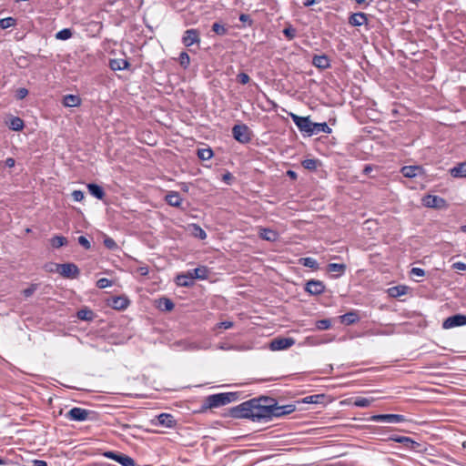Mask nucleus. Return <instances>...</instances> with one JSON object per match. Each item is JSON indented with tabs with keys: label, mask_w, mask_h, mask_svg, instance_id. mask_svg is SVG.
<instances>
[{
	"label": "nucleus",
	"mask_w": 466,
	"mask_h": 466,
	"mask_svg": "<svg viewBox=\"0 0 466 466\" xmlns=\"http://www.w3.org/2000/svg\"><path fill=\"white\" fill-rule=\"evenodd\" d=\"M296 409L295 404L279 405L274 399L264 396V422H268L273 418L289 415Z\"/></svg>",
	"instance_id": "1"
},
{
	"label": "nucleus",
	"mask_w": 466,
	"mask_h": 466,
	"mask_svg": "<svg viewBox=\"0 0 466 466\" xmlns=\"http://www.w3.org/2000/svg\"><path fill=\"white\" fill-rule=\"evenodd\" d=\"M262 398L258 400H251L240 404L234 410V417L236 418H248L253 420H259L262 418V406L254 405V402L259 401Z\"/></svg>",
	"instance_id": "2"
},
{
	"label": "nucleus",
	"mask_w": 466,
	"mask_h": 466,
	"mask_svg": "<svg viewBox=\"0 0 466 466\" xmlns=\"http://www.w3.org/2000/svg\"><path fill=\"white\" fill-rule=\"evenodd\" d=\"M290 117L299 130L305 136L311 137L314 135L312 122L309 116H300L294 113H290Z\"/></svg>",
	"instance_id": "3"
},
{
	"label": "nucleus",
	"mask_w": 466,
	"mask_h": 466,
	"mask_svg": "<svg viewBox=\"0 0 466 466\" xmlns=\"http://www.w3.org/2000/svg\"><path fill=\"white\" fill-rule=\"evenodd\" d=\"M234 393H218L207 398V404L209 408L224 406L232 401Z\"/></svg>",
	"instance_id": "4"
},
{
	"label": "nucleus",
	"mask_w": 466,
	"mask_h": 466,
	"mask_svg": "<svg viewBox=\"0 0 466 466\" xmlns=\"http://www.w3.org/2000/svg\"><path fill=\"white\" fill-rule=\"evenodd\" d=\"M294 344L295 339L293 338L277 337L269 342L268 348L272 351H278L287 350Z\"/></svg>",
	"instance_id": "5"
},
{
	"label": "nucleus",
	"mask_w": 466,
	"mask_h": 466,
	"mask_svg": "<svg viewBox=\"0 0 466 466\" xmlns=\"http://www.w3.org/2000/svg\"><path fill=\"white\" fill-rule=\"evenodd\" d=\"M103 455L106 458L111 459V460L118 462L122 466H136V462H135L134 459H132L130 456H127L126 454L109 451L104 452Z\"/></svg>",
	"instance_id": "6"
},
{
	"label": "nucleus",
	"mask_w": 466,
	"mask_h": 466,
	"mask_svg": "<svg viewBox=\"0 0 466 466\" xmlns=\"http://www.w3.org/2000/svg\"><path fill=\"white\" fill-rule=\"evenodd\" d=\"M466 325V315L456 314L445 319L442 322V328L444 329H450L455 327H461Z\"/></svg>",
	"instance_id": "7"
},
{
	"label": "nucleus",
	"mask_w": 466,
	"mask_h": 466,
	"mask_svg": "<svg viewBox=\"0 0 466 466\" xmlns=\"http://www.w3.org/2000/svg\"><path fill=\"white\" fill-rule=\"evenodd\" d=\"M62 277L66 279H76L79 275V268L74 263L60 264L58 272Z\"/></svg>",
	"instance_id": "8"
},
{
	"label": "nucleus",
	"mask_w": 466,
	"mask_h": 466,
	"mask_svg": "<svg viewBox=\"0 0 466 466\" xmlns=\"http://www.w3.org/2000/svg\"><path fill=\"white\" fill-rule=\"evenodd\" d=\"M89 410L79 407H74L69 411H67L66 417L68 420L74 421H85L87 420Z\"/></svg>",
	"instance_id": "9"
},
{
	"label": "nucleus",
	"mask_w": 466,
	"mask_h": 466,
	"mask_svg": "<svg viewBox=\"0 0 466 466\" xmlns=\"http://www.w3.org/2000/svg\"><path fill=\"white\" fill-rule=\"evenodd\" d=\"M182 43L185 46L189 47L194 44L200 43V34L198 30L191 28L185 31L182 37Z\"/></svg>",
	"instance_id": "10"
},
{
	"label": "nucleus",
	"mask_w": 466,
	"mask_h": 466,
	"mask_svg": "<svg viewBox=\"0 0 466 466\" xmlns=\"http://www.w3.org/2000/svg\"><path fill=\"white\" fill-rule=\"evenodd\" d=\"M234 138L240 143H247L249 140L248 128L245 125H236L232 128Z\"/></svg>",
	"instance_id": "11"
},
{
	"label": "nucleus",
	"mask_w": 466,
	"mask_h": 466,
	"mask_svg": "<svg viewBox=\"0 0 466 466\" xmlns=\"http://www.w3.org/2000/svg\"><path fill=\"white\" fill-rule=\"evenodd\" d=\"M403 177L413 178L424 174V169L421 166H404L400 169Z\"/></svg>",
	"instance_id": "12"
},
{
	"label": "nucleus",
	"mask_w": 466,
	"mask_h": 466,
	"mask_svg": "<svg viewBox=\"0 0 466 466\" xmlns=\"http://www.w3.org/2000/svg\"><path fill=\"white\" fill-rule=\"evenodd\" d=\"M389 440L398 443H401L410 450H416L420 446V443L413 441L411 438L406 436L392 435L389 438Z\"/></svg>",
	"instance_id": "13"
},
{
	"label": "nucleus",
	"mask_w": 466,
	"mask_h": 466,
	"mask_svg": "<svg viewBox=\"0 0 466 466\" xmlns=\"http://www.w3.org/2000/svg\"><path fill=\"white\" fill-rule=\"evenodd\" d=\"M194 278L193 275L190 273V271H187L186 273L178 274L176 277L175 282L179 287H191L194 285Z\"/></svg>",
	"instance_id": "14"
},
{
	"label": "nucleus",
	"mask_w": 466,
	"mask_h": 466,
	"mask_svg": "<svg viewBox=\"0 0 466 466\" xmlns=\"http://www.w3.org/2000/svg\"><path fill=\"white\" fill-rule=\"evenodd\" d=\"M422 203L428 208H441L444 206L445 200L438 196L427 195L423 198Z\"/></svg>",
	"instance_id": "15"
},
{
	"label": "nucleus",
	"mask_w": 466,
	"mask_h": 466,
	"mask_svg": "<svg viewBox=\"0 0 466 466\" xmlns=\"http://www.w3.org/2000/svg\"><path fill=\"white\" fill-rule=\"evenodd\" d=\"M305 289L311 295H319L324 291L325 286L320 280H309L307 282Z\"/></svg>",
	"instance_id": "16"
},
{
	"label": "nucleus",
	"mask_w": 466,
	"mask_h": 466,
	"mask_svg": "<svg viewBox=\"0 0 466 466\" xmlns=\"http://www.w3.org/2000/svg\"><path fill=\"white\" fill-rule=\"evenodd\" d=\"M349 23L352 26H360L363 25H367V23H368L367 15L364 13H361V12L355 13L350 16Z\"/></svg>",
	"instance_id": "17"
},
{
	"label": "nucleus",
	"mask_w": 466,
	"mask_h": 466,
	"mask_svg": "<svg viewBox=\"0 0 466 466\" xmlns=\"http://www.w3.org/2000/svg\"><path fill=\"white\" fill-rule=\"evenodd\" d=\"M158 423L161 426H165L167 428H174L177 424V420L171 414L168 413H161L157 416Z\"/></svg>",
	"instance_id": "18"
},
{
	"label": "nucleus",
	"mask_w": 466,
	"mask_h": 466,
	"mask_svg": "<svg viewBox=\"0 0 466 466\" xmlns=\"http://www.w3.org/2000/svg\"><path fill=\"white\" fill-rule=\"evenodd\" d=\"M110 305L114 309L121 310L128 307L129 300L127 298L122 296L114 297L111 299Z\"/></svg>",
	"instance_id": "19"
},
{
	"label": "nucleus",
	"mask_w": 466,
	"mask_h": 466,
	"mask_svg": "<svg viewBox=\"0 0 466 466\" xmlns=\"http://www.w3.org/2000/svg\"><path fill=\"white\" fill-rule=\"evenodd\" d=\"M312 64L314 66L319 69H327L330 67V62L327 56H314L312 59Z\"/></svg>",
	"instance_id": "20"
},
{
	"label": "nucleus",
	"mask_w": 466,
	"mask_h": 466,
	"mask_svg": "<svg viewBox=\"0 0 466 466\" xmlns=\"http://www.w3.org/2000/svg\"><path fill=\"white\" fill-rule=\"evenodd\" d=\"M167 203L169 206L178 208L182 204V198L177 191H170L166 195L165 198Z\"/></svg>",
	"instance_id": "21"
},
{
	"label": "nucleus",
	"mask_w": 466,
	"mask_h": 466,
	"mask_svg": "<svg viewBox=\"0 0 466 466\" xmlns=\"http://www.w3.org/2000/svg\"><path fill=\"white\" fill-rule=\"evenodd\" d=\"M339 319L342 324L351 325L360 320V316L357 311L352 310L339 316Z\"/></svg>",
	"instance_id": "22"
},
{
	"label": "nucleus",
	"mask_w": 466,
	"mask_h": 466,
	"mask_svg": "<svg viewBox=\"0 0 466 466\" xmlns=\"http://www.w3.org/2000/svg\"><path fill=\"white\" fill-rule=\"evenodd\" d=\"M193 275L194 279H207L209 275V269L206 266H199L192 270H189Z\"/></svg>",
	"instance_id": "23"
},
{
	"label": "nucleus",
	"mask_w": 466,
	"mask_h": 466,
	"mask_svg": "<svg viewBox=\"0 0 466 466\" xmlns=\"http://www.w3.org/2000/svg\"><path fill=\"white\" fill-rule=\"evenodd\" d=\"M63 105L66 107H75L81 105V98L76 95H66L63 98Z\"/></svg>",
	"instance_id": "24"
},
{
	"label": "nucleus",
	"mask_w": 466,
	"mask_h": 466,
	"mask_svg": "<svg viewBox=\"0 0 466 466\" xmlns=\"http://www.w3.org/2000/svg\"><path fill=\"white\" fill-rule=\"evenodd\" d=\"M409 288L404 285L391 287L388 289V293L392 298H399L407 294Z\"/></svg>",
	"instance_id": "25"
},
{
	"label": "nucleus",
	"mask_w": 466,
	"mask_h": 466,
	"mask_svg": "<svg viewBox=\"0 0 466 466\" xmlns=\"http://www.w3.org/2000/svg\"><path fill=\"white\" fill-rule=\"evenodd\" d=\"M346 268L345 264L329 263L327 266V271L329 273H335L336 277H339L345 273Z\"/></svg>",
	"instance_id": "26"
},
{
	"label": "nucleus",
	"mask_w": 466,
	"mask_h": 466,
	"mask_svg": "<svg viewBox=\"0 0 466 466\" xmlns=\"http://www.w3.org/2000/svg\"><path fill=\"white\" fill-rule=\"evenodd\" d=\"M87 188L89 193L97 199H103V198L105 197L104 189L96 184L90 183L87 185Z\"/></svg>",
	"instance_id": "27"
},
{
	"label": "nucleus",
	"mask_w": 466,
	"mask_h": 466,
	"mask_svg": "<svg viewBox=\"0 0 466 466\" xmlns=\"http://www.w3.org/2000/svg\"><path fill=\"white\" fill-rule=\"evenodd\" d=\"M324 394L309 395L303 398L301 400H299L298 403L318 404L321 403L324 400Z\"/></svg>",
	"instance_id": "28"
},
{
	"label": "nucleus",
	"mask_w": 466,
	"mask_h": 466,
	"mask_svg": "<svg viewBox=\"0 0 466 466\" xmlns=\"http://www.w3.org/2000/svg\"><path fill=\"white\" fill-rule=\"evenodd\" d=\"M453 177H466V162L461 163L450 170Z\"/></svg>",
	"instance_id": "29"
},
{
	"label": "nucleus",
	"mask_w": 466,
	"mask_h": 466,
	"mask_svg": "<svg viewBox=\"0 0 466 466\" xmlns=\"http://www.w3.org/2000/svg\"><path fill=\"white\" fill-rule=\"evenodd\" d=\"M110 68L114 71L127 69L129 63L125 59H112L109 63Z\"/></svg>",
	"instance_id": "30"
},
{
	"label": "nucleus",
	"mask_w": 466,
	"mask_h": 466,
	"mask_svg": "<svg viewBox=\"0 0 466 466\" xmlns=\"http://www.w3.org/2000/svg\"><path fill=\"white\" fill-rule=\"evenodd\" d=\"M10 129L14 131H20L24 128V121L18 116H13L8 124Z\"/></svg>",
	"instance_id": "31"
},
{
	"label": "nucleus",
	"mask_w": 466,
	"mask_h": 466,
	"mask_svg": "<svg viewBox=\"0 0 466 466\" xmlns=\"http://www.w3.org/2000/svg\"><path fill=\"white\" fill-rule=\"evenodd\" d=\"M312 127H313L314 135L319 134L320 132L326 133V134H330L332 131L331 128L327 125L326 122L313 123Z\"/></svg>",
	"instance_id": "32"
},
{
	"label": "nucleus",
	"mask_w": 466,
	"mask_h": 466,
	"mask_svg": "<svg viewBox=\"0 0 466 466\" xmlns=\"http://www.w3.org/2000/svg\"><path fill=\"white\" fill-rule=\"evenodd\" d=\"M158 309L165 311H170L174 309V303L167 298H162L158 300Z\"/></svg>",
	"instance_id": "33"
},
{
	"label": "nucleus",
	"mask_w": 466,
	"mask_h": 466,
	"mask_svg": "<svg viewBox=\"0 0 466 466\" xmlns=\"http://www.w3.org/2000/svg\"><path fill=\"white\" fill-rule=\"evenodd\" d=\"M374 400V398L358 397L353 400V405H355L356 407L365 408L369 407Z\"/></svg>",
	"instance_id": "34"
},
{
	"label": "nucleus",
	"mask_w": 466,
	"mask_h": 466,
	"mask_svg": "<svg viewBox=\"0 0 466 466\" xmlns=\"http://www.w3.org/2000/svg\"><path fill=\"white\" fill-rule=\"evenodd\" d=\"M51 246L55 248H59L67 244V239L63 236H54L50 239Z\"/></svg>",
	"instance_id": "35"
},
{
	"label": "nucleus",
	"mask_w": 466,
	"mask_h": 466,
	"mask_svg": "<svg viewBox=\"0 0 466 466\" xmlns=\"http://www.w3.org/2000/svg\"><path fill=\"white\" fill-rule=\"evenodd\" d=\"M370 420H371V421H383V422L393 423V414L372 415L370 418Z\"/></svg>",
	"instance_id": "36"
},
{
	"label": "nucleus",
	"mask_w": 466,
	"mask_h": 466,
	"mask_svg": "<svg viewBox=\"0 0 466 466\" xmlns=\"http://www.w3.org/2000/svg\"><path fill=\"white\" fill-rule=\"evenodd\" d=\"M198 157L201 160H208L213 157V151L210 147L199 148L198 150Z\"/></svg>",
	"instance_id": "37"
},
{
	"label": "nucleus",
	"mask_w": 466,
	"mask_h": 466,
	"mask_svg": "<svg viewBox=\"0 0 466 466\" xmlns=\"http://www.w3.org/2000/svg\"><path fill=\"white\" fill-rule=\"evenodd\" d=\"M73 35L70 28H64L56 34V38L58 40H67Z\"/></svg>",
	"instance_id": "38"
},
{
	"label": "nucleus",
	"mask_w": 466,
	"mask_h": 466,
	"mask_svg": "<svg viewBox=\"0 0 466 466\" xmlns=\"http://www.w3.org/2000/svg\"><path fill=\"white\" fill-rule=\"evenodd\" d=\"M279 233L275 230L264 228V240L277 241L279 239Z\"/></svg>",
	"instance_id": "39"
},
{
	"label": "nucleus",
	"mask_w": 466,
	"mask_h": 466,
	"mask_svg": "<svg viewBox=\"0 0 466 466\" xmlns=\"http://www.w3.org/2000/svg\"><path fill=\"white\" fill-rule=\"evenodd\" d=\"M77 318L81 320H92L94 318V313L90 309H80L77 312Z\"/></svg>",
	"instance_id": "40"
},
{
	"label": "nucleus",
	"mask_w": 466,
	"mask_h": 466,
	"mask_svg": "<svg viewBox=\"0 0 466 466\" xmlns=\"http://www.w3.org/2000/svg\"><path fill=\"white\" fill-rule=\"evenodd\" d=\"M316 329L319 330H327L331 327V321L329 319H319L315 323Z\"/></svg>",
	"instance_id": "41"
},
{
	"label": "nucleus",
	"mask_w": 466,
	"mask_h": 466,
	"mask_svg": "<svg viewBox=\"0 0 466 466\" xmlns=\"http://www.w3.org/2000/svg\"><path fill=\"white\" fill-rule=\"evenodd\" d=\"M319 161L317 159H305L302 161V167L309 170H315L318 167Z\"/></svg>",
	"instance_id": "42"
},
{
	"label": "nucleus",
	"mask_w": 466,
	"mask_h": 466,
	"mask_svg": "<svg viewBox=\"0 0 466 466\" xmlns=\"http://www.w3.org/2000/svg\"><path fill=\"white\" fill-rule=\"evenodd\" d=\"M15 19L13 18V17H5V18H3V19H0V27L2 29H6V28H9V27H12L14 25H15Z\"/></svg>",
	"instance_id": "43"
},
{
	"label": "nucleus",
	"mask_w": 466,
	"mask_h": 466,
	"mask_svg": "<svg viewBox=\"0 0 466 466\" xmlns=\"http://www.w3.org/2000/svg\"><path fill=\"white\" fill-rule=\"evenodd\" d=\"M179 64L183 68H187L190 64V57L187 52H181L178 57Z\"/></svg>",
	"instance_id": "44"
},
{
	"label": "nucleus",
	"mask_w": 466,
	"mask_h": 466,
	"mask_svg": "<svg viewBox=\"0 0 466 466\" xmlns=\"http://www.w3.org/2000/svg\"><path fill=\"white\" fill-rule=\"evenodd\" d=\"M283 34L288 40H292L297 35V30L292 25H288L283 29Z\"/></svg>",
	"instance_id": "45"
},
{
	"label": "nucleus",
	"mask_w": 466,
	"mask_h": 466,
	"mask_svg": "<svg viewBox=\"0 0 466 466\" xmlns=\"http://www.w3.org/2000/svg\"><path fill=\"white\" fill-rule=\"evenodd\" d=\"M212 31L215 32L217 35H224L227 33L226 27L219 24V23H214L212 25Z\"/></svg>",
	"instance_id": "46"
},
{
	"label": "nucleus",
	"mask_w": 466,
	"mask_h": 466,
	"mask_svg": "<svg viewBox=\"0 0 466 466\" xmlns=\"http://www.w3.org/2000/svg\"><path fill=\"white\" fill-rule=\"evenodd\" d=\"M112 286V281L106 278L99 279L96 281V287L99 289H106Z\"/></svg>",
	"instance_id": "47"
},
{
	"label": "nucleus",
	"mask_w": 466,
	"mask_h": 466,
	"mask_svg": "<svg viewBox=\"0 0 466 466\" xmlns=\"http://www.w3.org/2000/svg\"><path fill=\"white\" fill-rule=\"evenodd\" d=\"M60 264L58 263H47L45 265V269L47 272H59Z\"/></svg>",
	"instance_id": "48"
},
{
	"label": "nucleus",
	"mask_w": 466,
	"mask_h": 466,
	"mask_svg": "<svg viewBox=\"0 0 466 466\" xmlns=\"http://www.w3.org/2000/svg\"><path fill=\"white\" fill-rule=\"evenodd\" d=\"M233 326H234V323L232 321L226 320V321L218 322L215 326V329H231Z\"/></svg>",
	"instance_id": "49"
},
{
	"label": "nucleus",
	"mask_w": 466,
	"mask_h": 466,
	"mask_svg": "<svg viewBox=\"0 0 466 466\" xmlns=\"http://www.w3.org/2000/svg\"><path fill=\"white\" fill-rule=\"evenodd\" d=\"M195 229V236L199 238L200 239H205L207 238V233L203 230L199 226L193 225Z\"/></svg>",
	"instance_id": "50"
},
{
	"label": "nucleus",
	"mask_w": 466,
	"mask_h": 466,
	"mask_svg": "<svg viewBox=\"0 0 466 466\" xmlns=\"http://www.w3.org/2000/svg\"><path fill=\"white\" fill-rule=\"evenodd\" d=\"M28 95V90L25 87L18 88L15 92V97L19 100L24 99Z\"/></svg>",
	"instance_id": "51"
},
{
	"label": "nucleus",
	"mask_w": 466,
	"mask_h": 466,
	"mask_svg": "<svg viewBox=\"0 0 466 466\" xmlns=\"http://www.w3.org/2000/svg\"><path fill=\"white\" fill-rule=\"evenodd\" d=\"M72 198L75 201L80 202L84 199L85 195H84V192L81 190H74L72 192Z\"/></svg>",
	"instance_id": "52"
},
{
	"label": "nucleus",
	"mask_w": 466,
	"mask_h": 466,
	"mask_svg": "<svg viewBox=\"0 0 466 466\" xmlns=\"http://www.w3.org/2000/svg\"><path fill=\"white\" fill-rule=\"evenodd\" d=\"M410 276L424 277L425 270L420 268H412L410 271Z\"/></svg>",
	"instance_id": "53"
},
{
	"label": "nucleus",
	"mask_w": 466,
	"mask_h": 466,
	"mask_svg": "<svg viewBox=\"0 0 466 466\" xmlns=\"http://www.w3.org/2000/svg\"><path fill=\"white\" fill-rule=\"evenodd\" d=\"M301 260H302V264L305 267L314 268L316 266V260L312 258H304Z\"/></svg>",
	"instance_id": "54"
},
{
	"label": "nucleus",
	"mask_w": 466,
	"mask_h": 466,
	"mask_svg": "<svg viewBox=\"0 0 466 466\" xmlns=\"http://www.w3.org/2000/svg\"><path fill=\"white\" fill-rule=\"evenodd\" d=\"M78 243L82 247H84L86 249H89L90 247H91V244H90L89 240L86 237H84V236H80L78 238Z\"/></svg>",
	"instance_id": "55"
},
{
	"label": "nucleus",
	"mask_w": 466,
	"mask_h": 466,
	"mask_svg": "<svg viewBox=\"0 0 466 466\" xmlns=\"http://www.w3.org/2000/svg\"><path fill=\"white\" fill-rule=\"evenodd\" d=\"M104 244L105 246L107 248H110V249H114L116 248V243L115 242V240L111 238H106L105 240H104Z\"/></svg>",
	"instance_id": "56"
},
{
	"label": "nucleus",
	"mask_w": 466,
	"mask_h": 466,
	"mask_svg": "<svg viewBox=\"0 0 466 466\" xmlns=\"http://www.w3.org/2000/svg\"><path fill=\"white\" fill-rule=\"evenodd\" d=\"M452 268L457 270H466V264L461 261H458L452 264Z\"/></svg>",
	"instance_id": "57"
},
{
	"label": "nucleus",
	"mask_w": 466,
	"mask_h": 466,
	"mask_svg": "<svg viewBox=\"0 0 466 466\" xmlns=\"http://www.w3.org/2000/svg\"><path fill=\"white\" fill-rule=\"evenodd\" d=\"M404 421H407L405 416L400 414H393V423H400Z\"/></svg>",
	"instance_id": "58"
},
{
	"label": "nucleus",
	"mask_w": 466,
	"mask_h": 466,
	"mask_svg": "<svg viewBox=\"0 0 466 466\" xmlns=\"http://www.w3.org/2000/svg\"><path fill=\"white\" fill-rule=\"evenodd\" d=\"M137 272H138L141 276H147V275L149 273L148 267H147V266L139 267V268H137Z\"/></svg>",
	"instance_id": "59"
},
{
	"label": "nucleus",
	"mask_w": 466,
	"mask_h": 466,
	"mask_svg": "<svg viewBox=\"0 0 466 466\" xmlns=\"http://www.w3.org/2000/svg\"><path fill=\"white\" fill-rule=\"evenodd\" d=\"M35 286H32L28 289H25L23 293L25 297H30L31 295H33V293L35 292Z\"/></svg>",
	"instance_id": "60"
},
{
	"label": "nucleus",
	"mask_w": 466,
	"mask_h": 466,
	"mask_svg": "<svg viewBox=\"0 0 466 466\" xmlns=\"http://www.w3.org/2000/svg\"><path fill=\"white\" fill-rule=\"evenodd\" d=\"M15 165V161L12 157H8L5 159V166L8 167H14Z\"/></svg>",
	"instance_id": "61"
},
{
	"label": "nucleus",
	"mask_w": 466,
	"mask_h": 466,
	"mask_svg": "<svg viewBox=\"0 0 466 466\" xmlns=\"http://www.w3.org/2000/svg\"><path fill=\"white\" fill-rule=\"evenodd\" d=\"M238 77H239V81L242 83V84H246L248 83L249 77L248 75L246 74H239L238 75Z\"/></svg>",
	"instance_id": "62"
},
{
	"label": "nucleus",
	"mask_w": 466,
	"mask_h": 466,
	"mask_svg": "<svg viewBox=\"0 0 466 466\" xmlns=\"http://www.w3.org/2000/svg\"><path fill=\"white\" fill-rule=\"evenodd\" d=\"M34 466H47L46 461L42 460H35L33 461Z\"/></svg>",
	"instance_id": "63"
},
{
	"label": "nucleus",
	"mask_w": 466,
	"mask_h": 466,
	"mask_svg": "<svg viewBox=\"0 0 466 466\" xmlns=\"http://www.w3.org/2000/svg\"><path fill=\"white\" fill-rule=\"evenodd\" d=\"M318 2H319V0H305L304 5L305 6H309V5H312L313 4L318 3Z\"/></svg>",
	"instance_id": "64"
}]
</instances>
